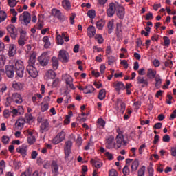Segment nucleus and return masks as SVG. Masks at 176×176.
Returning a JSON list of instances; mask_svg holds the SVG:
<instances>
[{"label":"nucleus","instance_id":"1","mask_svg":"<svg viewBox=\"0 0 176 176\" xmlns=\"http://www.w3.org/2000/svg\"><path fill=\"white\" fill-rule=\"evenodd\" d=\"M116 133L118 135L116 137V149H119L123 146V145H127V141L124 140V135H123V130L120 128L116 129Z\"/></svg>","mask_w":176,"mask_h":176},{"label":"nucleus","instance_id":"2","mask_svg":"<svg viewBox=\"0 0 176 176\" xmlns=\"http://www.w3.org/2000/svg\"><path fill=\"white\" fill-rule=\"evenodd\" d=\"M15 69L17 76L23 78L24 76V63L21 60H17L15 63Z\"/></svg>","mask_w":176,"mask_h":176},{"label":"nucleus","instance_id":"3","mask_svg":"<svg viewBox=\"0 0 176 176\" xmlns=\"http://www.w3.org/2000/svg\"><path fill=\"white\" fill-rule=\"evenodd\" d=\"M19 20L22 24L28 25L29 23H31V14L25 11L21 16H19Z\"/></svg>","mask_w":176,"mask_h":176},{"label":"nucleus","instance_id":"4","mask_svg":"<svg viewBox=\"0 0 176 176\" xmlns=\"http://www.w3.org/2000/svg\"><path fill=\"white\" fill-rule=\"evenodd\" d=\"M105 146L107 149H116V142H115V137L109 135L106 138Z\"/></svg>","mask_w":176,"mask_h":176},{"label":"nucleus","instance_id":"5","mask_svg":"<svg viewBox=\"0 0 176 176\" xmlns=\"http://www.w3.org/2000/svg\"><path fill=\"white\" fill-rule=\"evenodd\" d=\"M63 80H65L66 82V85L69 86V88L72 89V90H75V86L74 85V78L71 75L68 74H65L62 76Z\"/></svg>","mask_w":176,"mask_h":176},{"label":"nucleus","instance_id":"6","mask_svg":"<svg viewBox=\"0 0 176 176\" xmlns=\"http://www.w3.org/2000/svg\"><path fill=\"white\" fill-rule=\"evenodd\" d=\"M71 148H72V141H66L64 146L65 160L66 161L69 160L68 158L69 157V155H71Z\"/></svg>","mask_w":176,"mask_h":176},{"label":"nucleus","instance_id":"7","mask_svg":"<svg viewBox=\"0 0 176 176\" xmlns=\"http://www.w3.org/2000/svg\"><path fill=\"white\" fill-rule=\"evenodd\" d=\"M62 63H68L69 61V54L65 50H60L58 56Z\"/></svg>","mask_w":176,"mask_h":176},{"label":"nucleus","instance_id":"8","mask_svg":"<svg viewBox=\"0 0 176 176\" xmlns=\"http://www.w3.org/2000/svg\"><path fill=\"white\" fill-rule=\"evenodd\" d=\"M49 54L43 52L41 56L38 57V61L43 67H46L49 64Z\"/></svg>","mask_w":176,"mask_h":176},{"label":"nucleus","instance_id":"9","mask_svg":"<svg viewBox=\"0 0 176 176\" xmlns=\"http://www.w3.org/2000/svg\"><path fill=\"white\" fill-rule=\"evenodd\" d=\"M64 140H65V132H64V131H62L61 132L58 133L53 139V144L57 145V144L63 142Z\"/></svg>","mask_w":176,"mask_h":176},{"label":"nucleus","instance_id":"10","mask_svg":"<svg viewBox=\"0 0 176 176\" xmlns=\"http://www.w3.org/2000/svg\"><path fill=\"white\" fill-rule=\"evenodd\" d=\"M27 72L32 78H36L38 75V69H36L35 65H28L27 66Z\"/></svg>","mask_w":176,"mask_h":176},{"label":"nucleus","instance_id":"11","mask_svg":"<svg viewBox=\"0 0 176 176\" xmlns=\"http://www.w3.org/2000/svg\"><path fill=\"white\" fill-rule=\"evenodd\" d=\"M7 31L9 32L11 38H12L14 41H16V38H17V31L16 30L14 25H9L7 27Z\"/></svg>","mask_w":176,"mask_h":176},{"label":"nucleus","instance_id":"12","mask_svg":"<svg viewBox=\"0 0 176 176\" xmlns=\"http://www.w3.org/2000/svg\"><path fill=\"white\" fill-rule=\"evenodd\" d=\"M49 130H50V124H49V120H43L40 126V132L43 134V133H46V131H49Z\"/></svg>","mask_w":176,"mask_h":176},{"label":"nucleus","instance_id":"13","mask_svg":"<svg viewBox=\"0 0 176 176\" xmlns=\"http://www.w3.org/2000/svg\"><path fill=\"white\" fill-rule=\"evenodd\" d=\"M47 100H44L41 103V112H46V111L49 110V107L50 102V96L47 97Z\"/></svg>","mask_w":176,"mask_h":176},{"label":"nucleus","instance_id":"14","mask_svg":"<svg viewBox=\"0 0 176 176\" xmlns=\"http://www.w3.org/2000/svg\"><path fill=\"white\" fill-rule=\"evenodd\" d=\"M115 12H116V5H115L114 3H110L109 8L107 10V16L109 17L113 16V14H115Z\"/></svg>","mask_w":176,"mask_h":176},{"label":"nucleus","instance_id":"15","mask_svg":"<svg viewBox=\"0 0 176 176\" xmlns=\"http://www.w3.org/2000/svg\"><path fill=\"white\" fill-rule=\"evenodd\" d=\"M28 151V148L27 147V145L25 144H23L16 148V152L18 153H20V155H21L23 157H25V156H27Z\"/></svg>","mask_w":176,"mask_h":176},{"label":"nucleus","instance_id":"16","mask_svg":"<svg viewBox=\"0 0 176 176\" xmlns=\"http://www.w3.org/2000/svg\"><path fill=\"white\" fill-rule=\"evenodd\" d=\"M17 52V48L16 47V45L14 44H9L8 45V56L9 57H14L16 56V53Z\"/></svg>","mask_w":176,"mask_h":176},{"label":"nucleus","instance_id":"17","mask_svg":"<svg viewBox=\"0 0 176 176\" xmlns=\"http://www.w3.org/2000/svg\"><path fill=\"white\" fill-rule=\"evenodd\" d=\"M6 74L8 78H13V76H14V66L6 65Z\"/></svg>","mask_w":176,"mask_h":176},{"label":"nucleus","instance_id":"18","mask_svg":"<svg viewBox=\"0 0 176 176\" xmlns=\"http://www.w3.org/2000/svg\"><path fill=\"white\" fill-rule=\"evenodd\" d=\"M138 84L142 85V87H146L149 85V80L144 76H138Z\"/></svg>","mask_w":176,"mask_h":176},{"label":"nucleus","instance_id":"19","mask_svg":"<svg viewBox=\"0 0 176 176\" xmlns=\"http://www.w3.org/2000/svg\"><path fill=\"white\" fill-rule=\"evenodd\" d=\"M56 72H54L53 69H50L45 72L44 78L45 79V80H49L50 79H54L56 78Z\"/></svg>","mask_w":176,"mask_h":176},{"label":"nucleus","instance_id":"20","mask_svg":"<svg viewBox=\"0 0 176 176\" xmlns=\"http://www.w3.org/2000/svg\"><path fill=\"white\" fill-rule=\"evenodd\" d=\"M12 100L13 102H16V104H21L23 102V97H21V95L18 93L12 94Z\"/></svg>","mask_w":176,"mask_h":176},{"label":"nucleus","instance_id":"21","mask_svg":"<svg viewBox=\"0 0 176 176\" xmlns=\"http://www.w3.org/2000/svg\"><path fill=\"white\" fill-rule=\"evenodd\" d=\"M114 89L118 93H120L121 90H124L126 89V87L122 81H118L114 84Z\"/></svg>","mask_w":176,"mask_h":176},{"label":"nucleus","instance_id":"22","mask_svg":"<svg viewBox=\"0 0 176 176\" xmlns=\"http://www.w3.org/2000/svg\"><path fill=\"white\" fill-rule=\"evenodd\" d=\"M156 74H157L156 70H155L153 69H151V68H149L147 70V78L148 79H154V78H155L156 76H157L156 75Z\"/></svg>","mask_w":176,"mask_h":176},{"label":"nucleus","instance_id":"23","mask_svg":"<svg viewBox=\"0 0 176 176\" xmlns=\"http://www.w3.org/2000/svg\"><path fill=\"white\" fill-rule=\"evenodd\" d=\"M12 87L13 89H15V90H23V89H24V83L13 81Z\"/></svg>","mask_w":176,"mask_h":176},{"label":"nucleus","instance_id":"24","mask_svg":"<svg viewBox=\"0 0 176 176\" xmlns=\"http://www.w3.org/2000/svg\"><path fill=\"white\" fill-rule=\"evenodd\" d=\"M96 27L94 26H89L87 28V35L89 38H94V35H96Z\"/></svg>","mask_w":176,"mask_h":176},{"label":"nucleus","instance_id":"25","mask_svg":"<svg viewBox=\"0 0 176 176\" xmlns=\"http://www.w3.org/2000/svg\"><path fill=\"white\" fill-rule=\"evenodd\" d=\"M24 124H25V120L22 118L18 119L15 123V126L17 129H23Z\"/></svg>","mask_w":176,"mask_h":176},{"label":"nucleus","instance_id":"26","mask_svg":"<svg viewBox=\"0 0 176 176\" xmlns=\"http://www.w3.org/2000/svg\"><path fill=\"white\" fill-rule=\"evenodd\" d=\"M36 61V54L35 52H32L28 60V65H35Z\"/></svg>","mask_w":176,"mask_h":176},{"label":"nucleus","instance_id":"27","mask_svg":"<svg viewBox=\"0 0 176 176\" xmlns=\"http://www.w3.org/2000/svg\"><path fill=\"white\" fill-rule=\"evenodd\" d=\"M96 90V89L94 88V87H93V85H87L85 88H84V93L85 94H91V93H94V91Z\"/></svg>","mask_w":176,"mask_h":176},{"label":"nucleus","instance_id":"28","mask_svg":"<svg viewBox=\"0 0 176 176\" xmlns=\"http://www.w3.org/2000/svg\"><path fill=\"white\" fill-rule=\"evenodd\" d=\"M62 6L65 10H71V1L69 0L62 1Z\"/></svg>","mask_w":176,"mask_h":176},{"label":"nucleus","instance_id":"29","mask_svg":"<svg viewBox=\"0 0 176 176\" xmlns=\"http://www.w3.org/2000/svg\"><path fill=\"white\" fill-rule=\"evenodd\" d=\"M43 25H45V23H43V18L40 15L38 16V23L36 25V27L37 30H42V28H43Z\"/></svg>","mask_w":176,"mask_h":176},{"label":"nucleus","instance_id":"30","mask_svg":"<svg viewBox=\"0 0 176 176\" xmlns=\"http://www.w3.org/2000/svg\"><path fill=\"white\" fill-rule=\"evenodd\" d=\"M115 24V21L112 19L111 21H109L107 23V28H108V33L112 34L113 31V27Z\"/></svg>","mask_w":176,"mask_h":176},{"label":"nucleus","instance_id":"31","mask_svg":"<svg viewBox=\"0 0 176 176\" xmlns=\"http://www.w3.org/2000/svg\"><path fill=\"white\" fill-rule=\"evenodd\" d=\"M52 64L53 69H58V59L56 56H53L52 58Z\"/></svg>","mask_w":176,"mask_h":176},{"label":"nucleus","instance_id":"32","mask_svg":"<svg viewBox=\"0 0 176 176\" xmlns=\"http://www.w3.org/2000/svg\"><path fill=\"white\" fill-rule=\"evenodd\" d=\"M122 28H123V24L122 23H117V25H116L117 36H120V35H122Z\"/></svg>","mask_w":176,"mask_h":176},{"label":"nucleus","instance_id":"33","mask_svg":"<svg viewBox=\"0 0 176 176\" xmlns=\"http://www.w3.org/2000/svg\"><path fill=\"white\" fill-rule=\"evenodd\" d=\"M107 96V91L103 89L99 91V94L98 95V98L100 100V101H102L104 98Z\"/></svg>","mask_w":176,"mask_h":176},{"label":"nucleus","instance_id":"34","mask_svg":"<svg viewBox=\"0 0 176 176\" xmlns=\"http://www.w3.org/2000/svg\"><path fill=\"white\" fill-rule=\"evenodd\" d=\"M155 80L156 89H160V86H162V78H160V76L157 75L155 78Z\"/></svg>","mask_w":176,"mask_h":176},{"label":"nucleus","instance_id":"35","mask_svg":"<svg viewBox=\"0 0 176 176\" xmlns=\"http://www.w3.org/2000/svg\"><path fill=\"white\" fill-rule=\"evenodd\" d=\"M43 42H44V47L47 49L50 47V40H49V36H45L43 38Z\"/></svg>","mask_w":176,"mask_h":176},{"label":"nucleus","instance_id":"36","mask_svg":"<svg viewBox=\"0 0 176 176\" xmlns=\"http://www.w3.org/2000/svg\"><path fill=\"white\" fill-rule=\"evenodd\" d=\"M139 166L140 162L138 161V160H135V161H133L131 165L132 171H137V169L138 168Z\"/></svg>","mask_w":176,"mask_h":176},{"label":"nucleus","instance_id":"37","mask_svg":"<svg viewBox=\"0 0 176 176\" xmlns=\"http://www.w3.org/2000/svg\"><path fill=\"white\" fill-rule=\"evenodd\" d=\"M51 168L52 169V171L55 172L56 174L58 173V164H57V162L56 161L52 162Z\"/></svg>","mask_w":176,"mask_h":176},{"label":"nucleus","instance_id":"38","mask_svg":"<svg viewBox=\"0 0 176 176\" xmlns=\"http://www.w3.org/2000/svg\"><path fill=\"white\" fill-rule=\"evenodd\" d=\"M8 19V14L5 11H0V23H3Z\"/></svg>","mask_w":176,"mask_h":176},{"label":"nucleus","instance_id":"39","mask_svg":"<svg viewBox=\"0 0 176 176\" xmlns=\"http://www.w3.org/2000/svg\"><path fill=\"white\" fill-rule=\"evenodd\" d=\"M145 171H146V167L142 166L138 171V176H145Z\"/></svg>","mask_w":176,"mask_h":176},{"label":"nucleus","instance_id":"40","mask_svg":"<svg viewBox=\"0 0 176 176\" xmlns=\"http://www.w3.org/2000/svg\"><path fill=\"white\" fill-rule=\"evenodd\" d=\"M6 64V56L3 54H0V68Z\"/></svg>","mask_w":176,"mask_h":176},{"label":"nucleus","instance_id":"41","mask_svg":"<svg viewBox=\"0 0 176 176\" xmlns=\"http://www.w3.org/2000/svg\"><path fill=\"white\" fill-rule=\"evenodd\" d=\"M104 25H105V21L102 19L96 23V27L98 30H102V28H104Z\"/></svg>","mask_w":176,"mask_h":176},{"label":"nucleus","instance_id":"42","mask_svg":"<svg viewBox=\"0 0 176 176\" xmlns=\"http://www.w3.org/2000/svg\"><path fill=\"white\" fill-rule=\"evenodd\" d=\"M25 120H26L28 123H31V122H34V116H32L31 113H28L25 116Z\"/></svg>","mask_w":176,"mask_h":176},{"label":"nucleus","instance_id":"43","mask_svg":"<svg viewBox=\"0 0 176 176\" xmlns=\"http://www.w3.org/2000/svg\"><path fill=\"white\" fill-rule=\"evenodd\" d=\"M10 141V138H9V136L8 135H3L1 138V142H3V144H4V145H8V144H9Z\"/></svg>","mask_w":176,"mask_h":176},{"label":"nucleus","instance_id":"44","mask_svg":"<svg viewBox=\"0 0 176 176\" xmlns=\"http://www.w3.org/2000/svg\"><path fill=\"white\" fill-rule=\"evenodd\" d=\"M95 39L97 41V42L101 45V43H104V38L102 37V35L101 34H96L95 36Z\"/></svg>","mask_w":176,"mask_h":176},{"label":"nucleus","instance_id":"45","mask_svg":"<svg viewBox=\"0 0 176 176\" xmlns=\"http://www.w3.org/2000/svg\"><path fill=\"white\" fill-rule=\"evenodd\" d=\"M13 102V96H9L6 98V102H5L6 107H10V104Z\"/></svg>","mask_w":176,"mask_h":176},{"label":"nucleus","instance_id":"46","mask_svg":"<svg viewBox=\"0 0 176 176\" xmlns=\"http://www.w3.org/2000/svg\"><path fill=\"white\" fill-rule=\"evenodd\" d=\"M3 116L5 119H9L10 118V111L6 109L3 111Z\"/></svg>","mask_w":176,"mask_h":176},{"label":"nucleus","instance_id":"47","mask_svg":"<svg viewBox=\"0 0 176 176\" xmlns=\"http://www.w3.org/2000/svg\"><path fill=\"white\" fill-rule=\"evenodd\" d=\"M20 38L28 41V36H27V31L21 30L20 32Z\"/></svg>","mask_w":176,"mask_h":176},{"label":"nucleus","instance_id":"48","mask_svg":"<svg viewBox=\"0 0 176 176\" xmlns=\"http://www.w3.org/2000/svg\"><path fill=\"white\" fill-rule=\"evenodd\" d=\"M122 173L125 176L130 175V169L129 168V165H125L122 169Z\"/></svg>","mask_w":176,"mask_h":176},{"label":"nucleus","instance_id":"49","mask_svg":"<svg viewBox=\"0 0 176 176\" xmlns=\"http://www.w3.org/2000/svg\"><path fill=\"white\" fill-rule=\"evenodd\" d=\"M115 61H116V58L112 56H109L107 61L109 65H113Z\"/></svg>","mask_w":176,"mask_h":176},{"label":"nucleus","instance_id":"50","mask_svg":"<svg viewBox=\"0 0 176 176\" xmlns=\"http://www.w3.org/2000/svg\"><path fill=\"white\" fill-rule=\"evenodd\" d=\"M32 174V169L28 168L25 172L22 173L21 176H31Z\"/></svg>","mask_w":176,"mask_h":176},{"label":"nucleus","instance_id":"51","mask_svg":"<svg viewBox=\"0 0 176 176\" xmlns=\"http://www.w3.org/2000/svg\"><path fill=\"white\" fill-rule=\"evenodd\" d=\"M36 141V139H35V136L31 135L28 138V142L30 144V145H32V144H34V142Z\"/></svg>","mask_w":176,"mask_h":176},{"label":"nucleus","instance_id":"52","mask_svg":"<svg viewBox=\"0 0 176 176\" xmlns=\"http://www.w3.org/2000/svg\"><path fill=\"white\" fill-rule=\"evenodd\" d=\"M117 16H118V17H119V19L122 20V19L124 18V9L119 10L117 13Z\"/></svg>","mask_w":176,"mask_h":176},{"label":"nucleus","instance_id":"53","mask_svg":"<svg viewBox=\"0 0 176 176\" xmlns=\"http://www.w3.org/2000/svg\"><path fill=\"white\" fill-rule=\"evenodd\" d=\"M87 16H89V17L90 19H94L96 17V10H91L88 11Z\"/></svg>","mask_w":176,"mask_h":176},{"label":"nucleus","instance_id":"54","mask_svg":"<svg viewBox=\"0 0 176 176\" xmlns=\"http://www.w3.org/2000/svg\"><path fill=\"white\" fill-rule=\"evenodd\" d=\"M56 40L58 45H63L64 44V38L61 36V34H58L56 36Z\"/></svg>","mask_w":176,"mask_h":176},{"label":"nucleus","instance_id":"55","mask_svg":"<svg viewBox=\"0 0 176 176\" xmlns=\"http://www.w3.org/2000/svg\"><path fill=\"white\" fill-rule=\"evenodd\" d=\"M60 85V78H55L52 84V87H57V86H58Z\"/></svg>","mask_w":176,"mask_h":176},{"label":"nucleus","instance_id":"56","mask_svg":"<svg viewBox=\"0 0 176 176\" xmlns=\"http://www.w3.org/2000/svg\"><path fill=\"white\" fill-rule=\"evenodd\" d=\"M8 3L10 8H14L17 5V1L16 0H8Z\"/></svg>","mask_w":176,"mask_h":176},{"label":"nucleus","instance_id":"57","mask_svg":"<svg viewBox=\"0 0 176 176\" xmlns=\"http://www.w3.org/2000/svg\"><path fill=\"white\" fill-rule=\"evenodd\" d=\"M6 90H8V87L6 86V85L2 84L0 85V94H3V93H5V91H6Z\"/></svg>","mask_w":176,"mask_h":176},{"label":"nucleus","instance_id":"58","mask_svg":"<svg viewBox=\"0 0 176 176\" xmlns=\"http://www.w3.org/2000/svg\"><path fill=\"white\" fill-rule=\"evenodd\" d=\"M97 122L98 126H100L101 127H105V120H104L102 118H98Z\"/></svg>","mask_w":176,"mask_h":176},{"label":"nucleus","instance_id":"59","mask_svg":"<svg viewBox=\"0 0 176 176\" xmlns=\"http://www.w3.org/2000/svg\"><path fill=\"white\" fill-rule=\"evenodd\" d=\"M52 14H54V16H56V17H60V16H61V12L57 9H53Z\"/></svg>","mask_w":176,"mask_h":176},{"label":"nucleus","instance_id":"60","mask_svg":"<svg viewBox=\"0 0 176 176\" xmlns=\"http://www.w3.org/2000/svg\"><path fill=\"white\" fill-rule=\"evenodd\" d=\"M105 156H106V157H107L108 160H113V159H114L113 154H112L109 152H106Z\"/></svg>","mask_w":176,"mask_h":176},{"label":"nucleus","instance_id":"61","mask_svg":"<svg viewBox=\"0 0 176 176\" xmlns=\"http://www.w3.org/2000/svg\"><path fill=\"white\" fill-rule=\"evenodd\" d=\"M109 176H118V171L115 169H111L109 172Z\"/></svg>","mask_w":176,"mask_h":176},{"label":"nucleus","instance_id":"62","mask_svg":"<svg viewBox=\"0 0 176 176\" xmlns=\"http://www.w3.org/2000/svg\"><path fill=\"white\" fill-rule=\"evenodd\" d=\"M163 39L164 46H170V38L167 36H164Z\"/></svg>","mask_w":176,"mask_h":176},{"label":"nucleus","instance_id":"63","mask_svg":"<svg viewBox=\"0 0 176 176\" xmlns=\"http://www.w3.org/2000/svg\"><path fill=\"white\" fill-rule=\"evenodd\" d=\"M25 42H27V40L20 38L18 40V45H19V46H24V45H25Z\"/></svg>","mask_w":176,"mask_h":176},{"label":"nucleus","instance_id":"64","mask_svg":"<svg viewBox=\"0 0 176 176\" xmlns=\"http://www.w3.org/2000/svg\"><path fill=\"white\" fill-rule=\"evenodd\" d=\"M170 153L171 155L173 156L174 157H176V146L170 148Z\"/></svg>","mask_w":176,"mask_h":176}]
</instances>
